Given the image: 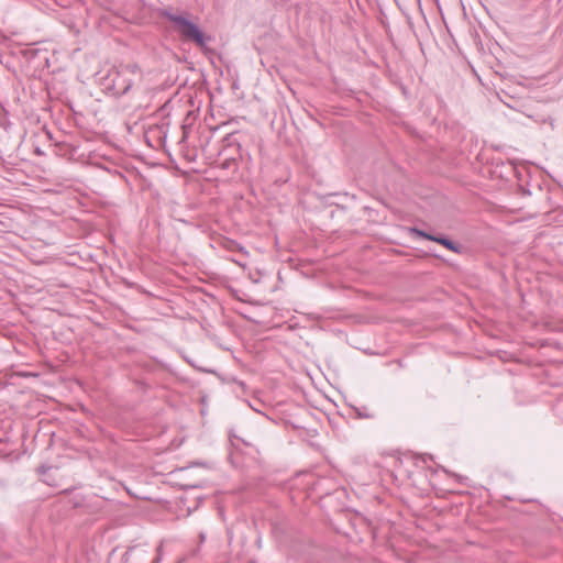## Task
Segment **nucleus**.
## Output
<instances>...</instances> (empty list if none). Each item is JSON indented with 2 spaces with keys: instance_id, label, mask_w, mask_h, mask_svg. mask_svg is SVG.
Returning a JSON list of instances; mask_svg holds the SVG:
<instances>
[{
  "instance_id": "20e7f679",
  "label": "nucleus",
  "mask_w": 563,
  "mask_h": 563,
  "mask_svg": "<svg viewBox=\"0 0 563 563\" xmlns=\"http://www.w3.org/2000/svg\"><path fill=\"white\" fill-rule=\"evenodd\" d=\"M355 412H356L357 417H360V418L371 419V418L374 417L372 413H369L367 411L366 407H363L361 409L360 408H355Z\"/></svg>"
},
{
  "instance_id": "423d86ee",
  "label": "nucleus",
  "mask_w": 563,
  "mask_h": 563,
  "mask_svg": "<svg viewBox=\"0 0 563 563\" xmlns=\"http://www.w3.org/2000/svg\"><path fill=\"white\" fill-rule=\"evenodd\" d=\"M228 247H229L230 250L239 249L241 252H242V251H244V247H243V246H240L239 244H236V243H235V242H233V241H230V242H229Z\"/></svg>"
},
{
  "instance_id": "f257e3e1",
  "label": "nucleus",
  "mask_w": 563,
  "mask_h": 563,
  "mask_svg": "<svg viewBox=\"0 0 563 563\" xmlns=\"http://www.w3.org/2000/svg\"><path fill=\"white\" fill-rule=\"evenodd\" d=\"M186 14H176L170 11H163L162 16L167 19L172 24L174 31L181 37L185 42H191L196 44L199 48L203 49L207 47V44L212 40L210 35H206L199 27L198 24L190 21Z\"/></svg>"
},
{
  "instance_id": "39448f33",
  "label": "nucleus",
  "mask_w": 563,
  "mask_h": 563,
  "mask_svg": "<svg viewBox=\"0 0 563 563\" xmlns=\"http://www.w3.org/2000/svg\"><path fill=\"white\" fill-rule=\"evenodd\" d=\"M156 552H157V555L156 558L152 561V563H161L162 562V555H163V545H158V548L156 549Z\"/></svg>"
},
{
  "instance_id": "0eeeda50",
  "label": "nucleus",
  "mask_w": 563,
  "mask_h": 563,
  "mask_svg": "<svg viewBox=\"0 0 563 563\" xmlns=\"http://www.w3.org/2000/svg\"><path fill=\"white\" fill-rule=\"evenodd\" d=\"M199 539H200V543H203V542H205V540H206V534H205L203 532H201V533L199 534Z\"/></svg>"
},
{
  "instance_id": "7ed1b4c3",
  "label": "nucleus",
  "mask_w": 563,
  "mask_h": 563,
  "mask_svg": "<svg viewBox=\"0 0 563 563\" xmlns=\"http://www.w3.org/2000/svg\"><path fill=\"white\" fill-rule=\"evenodd\" d=\"M412 232L421 238H424L430 241H434L454 253H461L462 246L456 244L455 242H453L452 240L448 239L444 235L429 234L419 229H413Z\"/></svg>"
},
{
  "instance_id": "f03ea898",
  "label": "nucleus",
  "mask_w": 563,
  "mask_h": 563,
  "mask_svg": "<svg viewBox=\"0 0 563 563\" xmlns=\"http://www.w3.org/2000/svg\"><path fill=\"white\" fill-rule=\"evenodd\" d=\"M113 89L118 95H126L133 87L142 93L150 90L148 85L144 84V76L136 64L121 66L112 79Z\"/></svg>"
}]
</instances>
